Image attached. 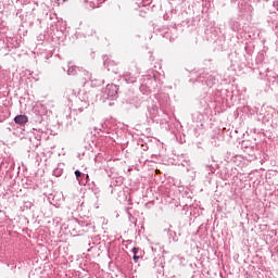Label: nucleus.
Segmentation results:
<instances>
[{
    "label": "nucleus",
    "mask_w": 278,
    "mask_h": 278,
    "mask_svg": "<svg viewBox=\"0 0 278 278\" xmlns=\"http://www.w3.org/2000/svg\"><path fill=\"white\" fill-rule=\"evenodd\" d=\"M160 173V170L159 169H156V175Z\"/></svg>",
    "instance_id": "obj_4"
},
{
    "label": "nucleus",
    "mask_w": 278,
    "mask_h": 278,
    "mask_svg": "<svg viewBox=\"0 0 278 278\" xmlns=\"http://www.w3.org/2000/svg\"><path fill=\"white\" fill-rule=\"evenodd\" d=\"M75 176H76L77 181H79V177H81V172H79L78 169L75 170Z\"/></svg>",
    "instance_id": "obj_3"
},
{
    "label": "nucleus",
    "mask_w": 278,
    "mask_h": 278,
    "mask_svg": "<svg viewBox=\"0 0 278 278\" xmlns=\"http://www.w3.org/2000/svg\"><path fill=\"white\" fill-rule=\"evenodd\" d=\"M132 252H134V261L138 262V260H140V257L138 255H136L138 253V248H134Z\"/></svg>",
    "instance_id": "obj_2"
},
{
    "label": "nucleus",
    "mask_w": 278,
    "mask_h": 278,
    "mask_svg": "<svg viewBox=\"0 0 278 278\" xmlns=\"http://www.w3.org/2000/svg\"><path fill=\"white\" fill-rule=\"evenodd\" d=\"M28 117L26 115H17L14 118V122L16 123V125H25L26 123H28Z\"/></svg>",
    "instance_id": "obj_1"
}]
</instances>
